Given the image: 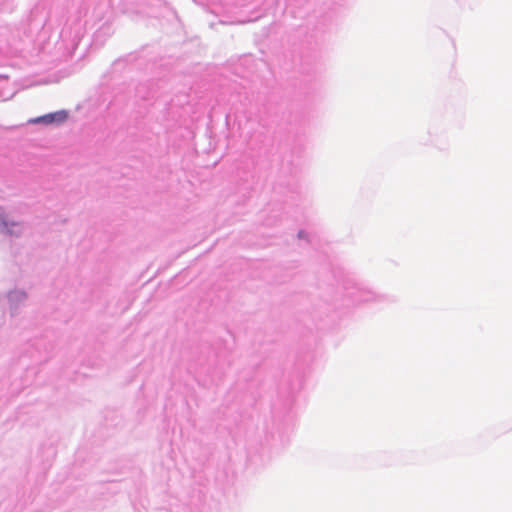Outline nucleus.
Returning <instances> with one entry per match:
<instances>
[{
  "label": "nucleus",
  "mask_w": 512,
  "mask_h": 512,
  "mask_svg": "<svg viewBox=\"0 0 512 512\" xmlns=\"http://www.w3.org/2000/svg\"><path fill=\"white\" fill-rule=\"evenodd\" d=\"M65 119H66L65 112H56V113H51V114H47V115L35 118V119L31 120V122L32 123H41V122H43V123H46V124H50V123H53L55 121L62 122Z\"/></svg>",
  "instance_id": "f257e3e1"
}]
</instances>
